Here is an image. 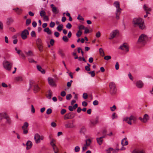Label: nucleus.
Here are the masks:
<instances>
[{"mask_svg": "<svg viewBox=\"0 0 153 153\" xmlns=\"http://www.w3.org/2000/svg\"><path fill=\"white\" fill-rule=\"evenodd\" d=\"M132 24L134 27H139L141 29H143L145 27L144 21L142 19L140 18H134Z\"/></svg>", "mask_w": 153, "mask_h": 153, "instance_id": "obj_1", "label": "nucleus"}, {"mask_svg": "<svg viewBox=\"0 0 153 153\" xmlns=\"http://www.w3.org/2000/svg\"><path fill=\"white\" fill-rule=\"evenodd\" d=\"M114 6L116 8L115 12L116 19L118 20L120 19V16L121 14L122 9L120 7V2L118 1H115L114 4Z\"/></svg>", "mask_w": 153, "mask_h": 153, "instance_id": "obj_2", "label": "nucleus"}, {"mask_svg": "<svg viewBox=\"0 0 153 153\" xmlns=\"http://www.w3.org/2000/svg\"><path fill=\"white\" fill-rule=\"evenodd\" d=\"M147 36L144 34H142L139 37L137 43L142 45H144L148 40Z\"/></svg>", "mask_w": 153, "mask_h": 153, "instance_id": "obj_3", "label": "nucleus"}, {"mask_svg": "<svg viewBox=\"0 0 153 153\" xmlns=\"http://www.w3.org/2000/svg\"><path fill=\"white\" fill-rule=\"evenodd\" d=\"M137 119L135 117L132 115L130 117H127L123 118V121H125L129 125H132L133 123H136Z\"/></svg>", "mask_w": 153, "mask_h": 153, "instance_id": "obj_4", "label": "nucleus"}, {"mask_svg": "<svg viewBox=\"0 0 153 153\" xmlns=\"http://www.w3.org/2000/svg\"><path fill=\"white\" fill-rule=\"evenodd\" d=\"M30 87H33L35 92H37L41 89L40 87L34 81H31L30 83Z\"/></svg>", "mask_w": 153, "mask_h": 153, "instance_id": "obj_5", "label": "nucleus"}, {"mask_svg": "<svg viewBox=\"0 0 153 153\" xmlns=\"http://www.w3.org/2000/svg\"><path fill=\"white\" fill-rule=\"evenodd\" d=\"M3 65L4 68L5 69L7 70L8 71H10L11 69L13 64L12 63L6 61H4L3 62Z\"/></svg>", "mask_w": 153, "mask_h": 153, "instance_id": "obj_6", "label": "nucleus"}, {"mask_svg": "<svg viewBox=\"0 0 153 153\" xmlns=\"http://www.w3.org/2000/svg\"><path fill=\"white\" fill-rule=\"evenodd\" d=\"M109 87L111 94H115L116 91V88L114 83L111 82L109 84Z\"/></svg>", "mask_w": 153, "mask_h": 153, "instance_id": "obj_7", "label": "nucleus"}, {"mask_svg": "<svg viewBox=\"0 0 153 153\" xmlns=\"http://www.w3.org/2000/svg\"><path fill=\"white\" fill-rule=\"evenodd\" d=\"M139 119L142 122L146 123L147 122L149 119V117L147 114H144L143 117H140L139 118Z\"/></svg>", "mask_w": 153, "mask_h": 153, "instance_id": "obj_8", "label": "nucleus"}, {"mask_svg": "<svg viewBox=\"0 0 153 153\" xmlns=\"http://www.w3.org/2000/svg\"><path fill=\"white\" fill-rule=\"evenodd\" d=\"M29 126L28 123L27 122H25L24 123L23 126H22V129L23 131V133L24 134H27L28 132V127Z\"/></svg>", "mask_w": 153, "mask_h": 153, "instance_id": "obj_9", "label": "nucleus"}, {"mask_svg": "<svg viewBox=\"0 0 153 153\" xmlns=\"http://www.w3.org/2000/svg\"><path fill=\"white\" fill-rule=\"evenodd\" d=\"M122 50L125 51L126 52H127L129 51V49L127 44L125 43L121 45L119 48Z\"/></svg>", "mask_w": 153, "mask_h": 153, "instance_id": "obj_10", "label": "nucleus"}, {"mask_svg": "<svg viewBox=\"0 0 153 153\" xmlns=\"http://www.w3.org/2000/svg\"><path fill=\"white\" fill-rule=\"evenodd\" d=\"M29 34V32L27 30L25 29L22 32L21 36L23 39H26L27 37V35Z\"/></svg>", "mask_w": 153, "mask_h": 153, "instance_id": "obj_11", "label": "nucleus"}, {"mask_svg": "<svg viewBox=\"0 0 153 153\" xmlns=\"http://www.w3.org/2000/svg\"><path fill=\"white\" fill-rule=\"evenodd\" d=\"M118 33V31L115 30L113 31L110 34V37L109 38V39H114Z\"/></svg>", "mask_w": 153, "mask_h": 153, "instance_id": "obj_12", "label": "nucleus"}, {"mask_svg": "<svg viewBox=\"0 0 153 153\" xmlns=\"http://www.w3.org/2000/svg\"><path fill=\"white\" fill-rule=\"evenodd\" d=\"M75 114L74 113L71 114L69 113L65 114L64 116V118L65 120L71 119L74 117Z\"/></svg>", "mask_w": 153, "mask_h": 153, "instance_id": "obj_13", "label": "nucleus"}, {"mask_svg": "<svg viewBox=\"0 0 153 153\" xmlns=\"http://www.w3.org/2000/svg\"><path fill=\"white\" fill-rule=\"evenodd\" d=\"M135 85L137 88H141L143 87L144 83L141 80H138L136 82Z\"/></svg>", "mask_w": 153, "mask_h": 153, "instance_id": "obj_14", "label": "nucleus"}, {"mask_svg": "<svg viewBox=\"0 0 153 153\" xmlns=\"http://www.w3.org/2000/svg\"><path fill=\"white\" fill-rule=\"evenodd\" d=\"M143 8L146 13L149 14V12L151 10V8L150 7H149L148 5L145 4L143 5Z\"/></svg>", "mask_w": 153, "mask_h": 153, "instance_id": "obj_15", "label": "nucleus"}, {"mask_svg": "<svg viewBox=\"0 0 153 153\" xmlns=\"http://www.w3.org/2000/svg\"><path fill=\"white\" fill-rule=\"evenodd\" d=\"M48 81L49 85L51 86H56L55 82L53 78L51 77L48 78Z\"/></svg>", "mask_w": 153, "mask_h": 153, "instance_id": "obj_16", "label": "nucleus"}, {"mask_svg": "<svg viewBox=\"0 0 153 153\" xmlns=\"http://www.w3.org/2000/svg\"><path fill=\"white\" fill-rule=\"evenodd\" d=\"M34 138L36 143H39L40 142V135L36 133L35 134Z\"/></svg>", "mask_w": 153, "mask_h": 153, "instance_id": "obj_17", "label": "nucleus"}, {"mask_svg": "<svg viewBox=\"0 0 153 153\" xmlns=\"http://www.w3.org/2000/svg\"><path fill=\"white\" fill-rule=\"evenodd\" d=\"M65 126L67 128H73L75 127V126L73 123L68 122L67 123L65 124Z\"/></svg>", "mask_w": 153, "mask_h": 153, "instance_id": "obj_18", "label": "nucleus"}, {"mask_svg": "<svg viewBox=\"0 0 153 153\" xmlns=\"http://www.w3.org/2000/svg\"><path fill=\"white\" fill-rule=\"evenodd\" d=\"M51 7L52 8V10L53 12L55 14H57L59 12V10L57 9V8L55 7L54 6V5L53 4L51 5Z\"/></svg>", "mask_w": 153, "mask_h": 153, "instance_id": "obj_19", "label": "nucleus"}, {"mask_svg": "<svg viewBox=\"0 0 153 153\" xmlns=\"http://www.w3.org/2000/svg\"><path fill=\"white\" fill-rule=\"evenodd\" d=\"M27 149L28 150L30 149L32 146V143L30 140H28L26 143Z\"/></svg>", "mask_w": 153, "mask_h": 153, "instance_id": "obj_20", "label": "nucleus"}, {"mask_svg": "<svg viewBox=\"0 0 153 153\" xmlns=\"http://www.w3.org/2000/svg\"><path fill=\"white\" fill-rule=\"evenodd\" d=\"M121 144L123 146H126L128 144V142L127 140V138L125 137L122 140Z\"/></svg>", "mask_w": 153, "mask_h": 153, "instance_id": "obj_21", "label": "nucleus"}, {"mask_svg": "<svg viewBox=\"0 0 153 153\" xmlns=\"http://www.w3.org/2000/svg\"><path fill=\"white\" fill-rule=\"evenodd\" d=\"M37 70L39 71H40L42 74H45V71L42 68V67L39 65H37Z\"/></svg>", "mask_w": 153, "mask_h": 153, "instance_id": "obj_22", "label": "nucleus"}, {"mask_svg": "<svg viewBox=\"0 0 153 153\" xmlns=\"http://www.w3.org/2000/svg\"><path fill=\"white\" fill-rule=\"evenodd\" d=\"M13 10L16 11V13L19 15L21 14L22 12V10L21 9H19L18 7L13 8Z\"/></svg>", "mask_w": 153, "mask_h": 153, "instance_id": "obj_23", "label": "nucleus"}, {"mask_svg": "<svg viewBox=\"0 0 153 153\" xmlns=\"http://www.w3.org/2000/svg\"><path fill=\"white\" fill-rule=\"evenodd\" d=\"M14 21V20L12 18H9L7 19V25H10Z\"/></svg>", "mask_w": 153, "mask_h": 153, "instance_id": "obj_24", "label": "nucleus"}, {"mask_svg": "<svg viewBox=\"0 0 153 153\" xmlns=\"http://www.w3.org/2000/svg\"><path fill=\"white\" fill-rule=\"evenodd\" d=\"M5 119L6 120V123L7 124L9 125H11V124L12 123V120L11 118L9 116H8Z\"/></svg>", "mask_w": 153, "mask_h": 153, "instance_id": "obj_25", "label": "nucleus"}, {"mask_svg": "<svg viewBox=\"0 0 153 153\" xmlns=\"http://www.w3.org/2000/svg\"><path fill=\"white\" fill-rule=\"evenodd\" d=\"M132 153H145L143 150L134 149L132 152Z\"/></svg>", "mask_w": 153, "mask_h": 153, "instance_id": "obj_26", "label": "nucleus"}, {"mask_svg": "<svg viewBox=\"0 0 153 153\" xmlns=\"http://www.w3.org/2000/svg\"><path fill=\"white\" fill-rule=\"evenodd\" d=\"M96 140L98 144L100 145H101L102 144L103 141V140L102 138V137H100L97 138Z\"/></svg>", "mask_w": 153, "mask_h": 153, "instance_id": "obj_27", "label": "nucleus"}, {"mask_svg": "<svg viewBox=\"0 0 153 153\" xmlns=\"http://www.w3.org/2000/svg\"><path fill=\"white\" fill-rule=\"evenodd\" d=\"M44 31L46 32L48 35H51L52 34V31L48 27L45 28L44 30Z\"/></svg>", "mask_w": 153, "mask_h": 153, "instance_id": "obj_28", "label": "nucleus"}, {"mask_svg": "<svg viewBox=\"0 0 153 153\" xmlns=\"http://www.w3.org/2000/svg\"><path fill=\"white\" fill-rule=\"evenodd\" d=\"M85 144L89 146L92 143V141L90 139H86L85 140Z\"/></svg>", "mask_w": 153, "mask_h": 153, "instance_id": "obj_29", "label": "nucleus"}, {"mask_svg": "<svg viewBox=\"0 0 153 153\" xmlns=\"http://www.w3.org/2000/svg\"><path fill=\"white\" fill-rule=\"evenodd\" d=\"M86 131V129L84 126H82L80 129V132L81 134H84Z\"/></svg>", "mask_w": 153, "mask_h": 153, "instance_id": "obj_30", "label": "nucleus"}, {"mask_svg": "<svg viewBox=\"0 0 153 153\" xmlns=\"http://www.w3.org/2000/svg\"><path fill=\"white\" fill-rule=\"evenodd\" d=\"M8 116L6 112L0 113V117H1L4 119H6Z\"/></svg>", "mask_w": 153, "mask_h": 153, "instance_id": "obj_31", "label": "nucleus"}, {"mask_svg": "<svg viewBox=\"0 0 153 153\" xmlns=\"http://www.w3.org/2000/svg\"><path fill=\"white\" fill-rule=\"evenodd\" d=\"M52 147L53 150L54 152H59V149L55 145H53V146H51Z\"/></svg>", "mask_w": 153, "mask_h": 153, "instance_id": "obj_32", "label": "nucleus"}, {"mask_svg": "<svg viewBox=\"0 0 153 153\" xmlns=\"http://www.w3.org/2000/svg\"><path fill=\"white\" fill-rule=\"evenodd\" d=\"M63 28V26L62 25H59L57 27L56 29L59 31H61Z\"/></svg>", "mask_w": 153, "mask_h": 153, "instance_id": "obj_33", "label": "nucleus"}, {"mask_svg": "<svg viewBox=\"0 0 153 153\" xmlns=\"http://www.w3.org/2000/svg\"><path fill=\"white\" fill-rule=\"evenodd\" d=\"M36 43L37 46L42 45V40L39 38H38L37 39Z\"/></svg>", "mask_w": 153, "mask_h": 153, "instance_id": "obj_34", "label": "nucleus"}, {"mask_svg": "<svg viewBox=\"0 0 153 153\" xmlns=\"http://www.w3.org/2000/svg\"><path fill=\"white\" fill-rule=\"evenodd\" d=\"M15 80L17 81H22V77L21 76H18L15 77Z\"/></svg>", "mask_w": 153, "mask_h": 153, "instance_id": "obj_35", "label": "nucleus"}, {"mask_svg": "<svg viewBox=\"0 0 153 153\" xmlns=\"http://www.w3.org/2000/svg\"><path fill=\"white\" fill-rule=\"evenodd\" d=\"M50 140V144L51 146H53V145H55L56 140L55 139L53 138Z\"/></svg>", "mask_w": 153, "mask_h": 153, "instance_id": "obj_36", "label": "nucleus"}, {"mask_svg": "<svg viewBox=\"0 0 153 153\" xmlns=\"http://www.w3.org/2000/svg\"><path fill=\"white\" fill-rule=\"evenodd\" d=\"M52 95V92L51 90H49L48 92V94L47 96V97L49 99H50Z\"/></svg>", "mask_w": 153, "mask_h": 153, "instance_id": "obj_37", "label": "nucleus"}, {"mask_svg": "<svg viewBox=\"0 0 153 153\" xmlns=\"http://www.w3.org/2000/svg\"><path fill=\"white\" fill-rule=\"evenodd\" d=\"M99 52L100 53L101 56H103L105 55L104 52L102 48H100L99 49Z\"/></svg>", "mask_w": 153, "mask_h": 153, "instance_id": "obj_38", "label": "nucleus"}, {"mask_svg": "<svg viewBox=\"0 0 153 153\" xmlns=\"http://www.w3.org/2000/svg\"><path fill=\"white\" fill-rule=\"evenodd\" d=\"M98 122V120L97 119L91 122V124L93 126H94L96 125Z\"/></svg>", "mask_w": 153, "mask_h": 153, "instance_id": "obj_39", "label": "nucleus"}, {"mask_svg": "<svg viewBox=\"0 0 153 153\" xmlns=\"http://www.w3.org/2000/svg\"><path fill=\"white\" fill-rule=\"evenodd\" d=\"M59 53L62 58L64 57L65 56V54L62 50L60 49L59 50Z\"/></svg>", "mask_w": 153, "mask_h": 153, "instance_id": "obj_40", "label": "nucleus"}, {"mask_svg": "<svg viewBox=\"0 0 153 153\" xmlns=\"http://www.w3.org/2000/svg\"><path fill=\"white\" fill-rule=\"evenodd\" d=\"M25 53L28 56H33V52L30 51H29L28 52H26Z\"/></svg>", "mask_w": 153, "mask_h": 153, "instance_id": "obj_41", "label": "nucleus"}, {"mask_svg": "<svg viewBox=\"0 0 153 153\" xmlns=\"http://www.w3.org/2000/svg\"><path fill=\"white\" fill-rule=\"evenodd\" d=\"M40 15L41 17L44 16L46 15L45 12L44 10H42L40 12Z\"/></svg>", "mask_w": 153, "mask_h": 153, "instance_id": "obj_42", "label": "nucleus"}, {"mask_svg": "<svg viewBox=\"0 0 153 153\" xmlns=\"http://www.w3.org/2000/svg\"><path fill=\"white\" fill-rule=\"evenodd\" d=\"M80 150V148L79 146H76L74 148V150L75 152H78Z\"/></svg>", "mask_w": 153, "mask_h": 153, "instance_id": "obj_43", "label": "nucleus"}, {"mask_svg": "<svg viewBox=\"0 0 153 153\" xmlns=\"http://www.w3.org/2000/svg\"><path fill=\"white\" fill-rule=\"evenodd\" d=\"M62 39L65 42H67L68 41V39L66 36H63Z\"/></svg>", "mask_w": 153, "mask_h": 153, "instance_id": "obj_44", "label": "nucleus"}, {"mask_svg": "<svg viewBox=\"0 0 153 153\" xmlns=\"http://www.w3.org/2000/svg\"><path fill=\"white\" fill-rule=\"evenodd\" d=\"M82 34V32L81 31H80V30H79L77 31V33H76V36L78 37H79L81 36Z\"/></svg>", "mask_w": 153, "mask_h": 153, "instance_id": "obj_45", "label": "nucleus"}, {"mask_svg": "<svg viewBox=\"0 0 153 153\" xmlns=\"http://www.w3.org/2000/svg\"><path fill=\"white\" fill-rule=\"evenodd\" d=\"M88 146L85 145V144H84L82 148V152L85 151V150L88 149Z\"/></svg>", "mask_w": 153, "mask_h": 153, "instance_id": "obj_46", "label": "nucleus"}, {"mask_svg": "<svg viewBox=\"0 0 153 153\" xmlns=\"http://www.w3.org/2000/svg\"><path fill=\"white\" fill-rule=\"evenodd\" d=\"M37 46L39 49V50L40 52H42L43 51V46L42 45H37Z\"/></svg>", "mask_w": 153, "mask_h": 153, "instance_id": "obj_47", "label": "nucleus"}, {"mask_svg": "<svg viewBox=\"0 0 153 153\" xmlns=\"http://www.w3.org/2000/svg\"><path fill=\"white\" fill-rule=\"evenodd\" d=\"M31 22V20L30 19H27L26 20V24L27 26Z\"/></svg>", "mask_w": 153, "mask_h": 153, "instance_id": "obj_48", "label": "nucleus"}, {"mask_svg": "<svg viewBox=\"0 0 153 153\" xmlns=\"http://www.w3.org/2000/svg\"><path fill=\"white\" fill-rule=\"evenodd\" d=\"M111 59V57L110 56H106L104 57V59L106 60H108L110 59Z\"/></svg>", "mask_w": 153, "mask_h": 153, "instance_id": "obj_49", "label": "nucleus"}, {"mask_svg": "<svg viewBox=\"0 0 153 153\" xmlns=\"http://www.w3.org/2000/svg\"><path fill=\"white\" fill-rule=\"evenodd\" d=\"M83 98L85 99H86L88 98V94L86 93H84L83 94Z\"/></svg>", "mask_w": 153, "mask_h": 153, "instance_id": "obj_50", "label": "nucleus"}, {"mask_svg": "<svg viewBox=\"0 0 153 153\" xmlns=\"http://www.w3.org/2000/svg\"><path fill=\"white\" fill-rule=\"evenodd\" d=\"M79 30H84L85 29V27L82 25H80L79 27Z\"/></svg>", "mask_w": 153, "mask_h": 153, "instance_id": "obj_51", "label": "nucleus"}, {"mask_svg": "<svg viewBox=\"0 0 153 153\" xmlns=\"http://www.w3.org/2000/svg\"><path fill=\"white\" fill-rule=\"evenodd\" d=\"M52 110L51 108H48L46 111V114H49L52 113Z\"/></svg>", "mask_w": 153, "mask_h": 153, "instance_id": "obj_52", "label": "nucleus"}, {"mask_svg": "<svg viewBox=\"0 0 153 153\" xmlns=\"http://www.w3.org/2000/svg\"><path fill=\"white\" fill-rule=\"evenodd\" d=\"M116 109V107L115 105H114L112 107H111L110 109L112 111H114Z\"/></svg>", "mask_w": 153, "mask_h": 153, "instance_id": "obj_53", "label": "nucleus"}, {"mask_svg": "<svg viewBox=\"0 0 153 153\" xmlns=\"http://www.w3.org/2000/svg\"><path fill=\"white\" fill-rule=\"evenodd\" d=\"M119 65L118 62H116L115 65V68L116 70H118L119 69Z\"/></svg>", "mask_w": 153, "mask_h": 153, "instance_id": "obj_54", "label": "nucleus"}, {"mask_svg": "<svg viewBox=\"0 0 153 153\" xmlns=\"http://www.w3.org/2000/svg\"><path fill=\"white\" fill-rule=\"evenodd\" d=\"M89 74H91L92 77H94L95 76V71H92L88 73Z\"/></svg>", "mask_w": 153, "mask_h": 153, "instance_id": "obj_55", "label": "nucleus"}, {"mask_svg": "<svg viewBox=\"0 0 153 153\" xmlns=\"http://www.w3.org/2000/svg\"><path fill=\"white\" fill-rule=\"evenodd\" d=\"M31 112L33 113H35V108L33 106V105H31Z\"/></svg>", "mask_w": 153, "mask_h": 153, "instance_id": "obj_56", "label": "nucleus"}, {"mask_svg": "<svg viewBox=\"0 0 153 153\" xmlns=\"http://www.w3.org/2000/svg\"><path fill=\"white\" fill-rule=\"evenodd\" d=\"M113 150V149L111 148H110L106 150L107 153H111V152Z\"/></svg>", "mask_w": 153, "mask_h": 153, "instance_id": "obj_57", "label": "nucleus"}, {"mask_svg": "<svg viewBox=\"0 0 153 153\" xmlns=\"http://www.w3.org/2000/svg\"><path fill=\"white\" fill-rule=\"evenodd\" d=\"M72 96L71 94H67L66 95V98L67 100H70Z\"/></svg>", "mask_w": 153, "mask_h": 153, "instance_id": "obj_58", "label": "nucleus"}, {"mask_svg": "<svg viewBox=\"0 0 153 153\" xmlns=\"http://www.w3.org/2000/svg\"><path fill=\"white\" fill-rule=\"evenodd\" d=\"M55 25V23L53 22H51L50 24V27L52 28L54 27Z\"/></svg>", "mask_w": 153, "mask_h": 153, "instance_id": "obj_59", "label": "nucleus"}, {"mask_svg": "<svg viewBox=\"0 0 153 153\" xmlns=\"http://www.w3.org/2000/svg\"><path fill=\"white\" fill-rule=\"evenodd\" d=\"M31 35L32 37H34L36 36L35 32L34 31H32L31 33Z\"/></svg>", "mask_w": 153, "mask_h": 153, "instance_id": "obj_60", "label": "nucleus"}, {"mask_svg": "<svg viewBox=\"0 0 153 153\" xmlns=\"http://www.w3.org/2000/svg\"><path fill=\"white\" fill-rule=\"evenodd\" d=\"M99 102L97 100H95L93 102V104L94 105H97L98 104Z\"/></svg>", "mask_w": 153, "mask_h": 153, "instance_id": "obj_61", "label": "nucleus"}, {"mask_svg": "<svg viewBox=\"0 0 153 153\" xmlns=\"http://www.w3.org/2000/svg\"><path fill=\"white\" fill-rule=\"evenodd\" d=\"M28 61L30 62H34L36 63V62L34 61L33 59L32 58L28 59Z\"/></svg>", "mask_w": 153, "mask_h": 153, "instance_id": "obj_62", "label": "nucleus"}, {"mask_svg": "<svg viewBox=\"0 0 153 153\" xmlns=\"http://www.w3.org/2000/svg\"><path fill=\"white\" fill-rule=\"evenodd\" d=\"M66 111V110L65 109H62L61 111V114L63 115L65 114Z\"/></svg>", "mask_w": 153, "mask_h": 153, "instance_id": "obj_63", "label": "nucleus"}, {"mask_svg": "<svg viewBox=\"0 0 153 153\" xmlns=\"http://www.w3.org/2000/svg\"><path fill=\"white\" fill-rule=\"evenodd\" d=\"M71 27H72L71 25V24L70 23H68L66 25V27L68 29H70V28H71Z\"/></svg>", "mask_w": 153, "mask_h": 153, "instance_id": "obj_64", "label": "nucleus"}]
</instances>
